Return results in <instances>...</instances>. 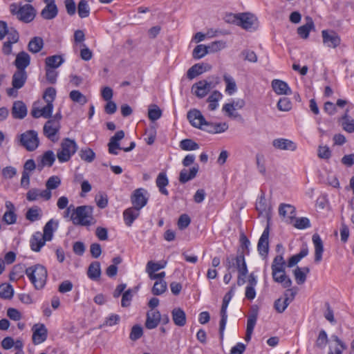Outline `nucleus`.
Instances as JSON below:
<instances>
[{"instance_id":"f257e3e1","label":"nucleus","mask_w":354,"mask_h":354,"mask_svg":"<svg viewBox=\"0 0 354 354\" xmlns=\"http://www.w3.org/2000/svg\"><path fill=\"white\" fill-rule=\"evenodd\" d=\"M93 208L90 205H81L73 209L71 220L76 225L90 226L94 223Z\"/></svg>"},{"instance_id":"f03ea898","label":"nucleus","mask_w":354,"mask_h":354,"mask_svg":"<svg viewBox=\"0 0 354 354\" xmlns=\"http://www.w3.org/2000/svg\"><path fill=\"white\" fill-rule=\"evenodd\" d=\"M26 274L37 290L42 289L46 282L48 273L46 268L40 264L26 269Z\"/></svg>"},{"instance_id":"7ed1b4c3","label":"nucleus","mask_w":354,"mask_h":354,"mask_svg":"<svg viewBox=\"0 0 354 354\" xmlns=\"http://www.w3.org/2000/svg\"><path fill=\"white\" fill-rule=\"evenodd\" d=\"M77 145L74 140L64 138L61 142V147L57 152V157L59 162L68 161L76 152Z\"/></svg>"},{"instance_id":"20e7f679","label":"nucleus","mask_w":354,"mask_h":354,"mask_svg":"<svg viewBox=\"0 0 354 354\" xmlns=\"http://www.w3.org/2000/svg\"><path fill=\"white\" fill-rule=\"evenodd\" d=\"M19 142L27 151H35L39 145L37 132L35 130L25 131L19 136Z\"/></svg>"},{"instance_id":"39448f33","label":"nucleus","mask_w":354,"mask_h":354,"mask_svg":"<svg viewBox=\"0 0 354 354\" xmlns=\"http://www.w3.org/2000/svg\"><path fill=\"white\" fill-rule=\"evenodd\" d=\"M235 290V285L232 286L230 290L227 292L223 299V304L221 309V319L219 323V333L220 337L221 339L223 338L224 330L225 328V325L227 323V308L228 304L232 298Z\"/></svg>"},{"instance_id":"423d86ee","label":"nucleus","mask_w":354,"mask_h":354,"mask_svg":"<svg viewBox=\"0 0 354 354\" xmlns=\"http://www.w3.org/2000/svg\"><path fill=\"white\" fill-rule=\"evenodd\" d=\"M218 83L219 78L218 77L212 81L201 80L193 84L192 91L198 97L203 98Z\"/></svg>"},{"instance_id":"0eeeda50","label":"nucleus","mask_w":354,"mask_h":354,"mask_svg":"<svg viewBox=\"0 0 354 354\" xmlns=\"http://www.w3.org/2000/svg\"><path fill=\"white\" fill-rule=\"evenodd\" d=\"M225 267L227 270L236 268L239 273L242 275L248 274V268L243 253L239 254L236 257L230 256L226 258Z\"/></svg>"},{"instance_id":"6e6552de","label":"nucleus","mask_w":354,"mask_h":354,"mask_svg":"<svg viewBox=\"0 0 354 354\" xmlns=\"http://www.w3.org/2000/svg\"><path fill=\"white\" fill-rule=\"evenodd\" d=\"M230 17L234 19L233 21L245 30L254 29L255 26L257 25V18L249 12L233 15Z\"/></svg>"},{"instance_id":"1a4fd4ad","label":"nucleus","mask_w":354,"mask_h":354,"mask_svg":"<svg viewBox=\"0 0 354 354\" xmlns=\"http://www.w3.org/2000/svg\"><path fill=\"white\" fill-rule=\"evenodd\" d=\"M56 90L53 87L47 88L43 95V99L46 105L41 108V115L44 118H50L52 116L53 110V101L55 99Z\"/></svg>"},{"instance_id":"9d476101","label":"nucleus","mask_w":354,"mask_h":354,"mask_svg":"<svg viewBox=\"0 0 354 354\" xmlns=\"http://www.w3.org/2000/svg\"><path fill=\"white\" fill-rule=\"evenodd\" d=\"M296 291L288 288L284 293L283 298H279L274 301V307L279 313H282L294 299Z\"/></svg>"},{"instance_id":"9b49d317","label":"nucleus","mask_w":354,"mask_h":354,"mask_svg":"<svg viewBox=\"0 0 354 354\" xmlns=\"http://www.w3.org/2000/svg\"><path fill=\"white\" fill-rule=\"evenodd\" d=\"M60 129V124L56 120H48L44 124L43 131L46 136L52 142L57 141L56 135Z\"/></svg>"},{"instance_id":"f8f14e48","label":"nucleus","mask_w":354,"mask_h":354,"mask_svg":"<svg viewBox=\"0 0 354 354\" xmlns=\"http://www.w3.org/2000/svg\"><path fill=\"white\" fill-rule=\"evenodd\" d=\"M147 191L143 188H138L133 191L131 201L134 207L141 209L145 207L148 201L147 197Z\"/></svg>"},{"instance_id":"ddd939ff","label":"nucleus","mask_w":354,"mask_h":354,"mask_svg":"<svg viewBox=\"0 0 354 354\" xmlns=\"http://www.w3.org/2000/svg\"><path fill=\"white\" fill-rule=\"evenodd\" d=\"M19 12V14L17 19L24 23L31 22L36 15V10L29 3L20 6Z\"/></svg>"},{"instance_id":"4468645a","label":"nucleus","mask_w":354,"mask_h":354,"mask_svg":"<svg viewBox=\"0 0 354 354\" xmlns=\"http://www.w3.org/2000/svg\"><path fill=\"white\" fill-rule=\"evenodd\" d=\"M323 43L328 48H335L340 44V37L333 30H324L322 31Z\"/></svg>"},{"instance_id":"2eb2a0df","label":"nucleus","mask_w":354,"mask_h":354,"mask_svg":"<svg viewBox=\"0 0 354 354\" xmlns=\"http://www.w3.org/2000/svg\"><path fill=\"white\" fill-rule=\"evenodd\" d=\"M32 342L35 344H39L46 341L48 330L44 324H36L32 326Z\"/></svg>"},{"instance_id":"dca6fc26","label":"nucleus","mask_w":354,"mask_h":354,"mask_svg":"<svg viewBox=\"0 0 354 354\" xmlns=\"http://www.w3.org/2000/svg\"><path fill=\"white\" fill-rule=\"evenodd\" d=\"M6 211L3 215L2 221L7 225H12L17 221V214L15 213L16 209L14 204L9 201L5 203Z\"/></svg>"},{"instance_id":"f3484780","label":"nucleus","mask_w":354,"mask_h":354,"mask_svg":"<svg viewBox=\"0 0 354 354\" xmlns=\"http://www.w3.org/2000/svg\"><path fill=\"white\" fill-rule=\"evenodd\" d=\"M28 110L24 102L17 100L14 102L11 109V114L13 118L22 120L27 115Z\"/></svg>"},{"instance_id":"a211bd4d","label":"nucleus","mask_w":354,"mask_h":354,"mask_svg":"<svg viewBox=\"0 0 354 354\" xmlns=\"http://www.w3.org/2000/svg\"><path fill=\"white\" fill-rule=\"evenodd\" d=\"M161 320L160 313L158 310H151L147 313L145 327L151 330L156 328Z\"/></svg>"},{"instance_id":"6ab92c4d","label":"nucleus","mask_w":354,"mask_h":354,"mask_svg":"<svg viewBox=\"0 0 354 354\" xmlns=\"http://www.w3.org/2000/svg\"><path fill=\"white\" fill-rule=\"evenodd\" d=\"M187 119L191 124L198 129H201L203 123L205 122V119L197 109H192L187 113Z\"/></svg>"},{"instance_id":"aec40b11","label":"nucleus","mask_w":354,"mask_h":354,"mask_svg":"<svg viewBox=\"0 0 354 354\" xmlns=\"http://www.w3.org/2000/svg\"><path fill=\"white\" fill-rule=\"evenodd\" d=\"M269 226L267 227L263 230L257 245V248L259 254L261 256H266L268 252L269 248Z\"/></svg>"},{"instance_id":"412c9836","label":"nucleus","mask_w":354,"mask_h":354,"mask_svg":"<svg viewBox=\"0 0 354 354\" xmlns=\"http://www.w3.org/2000/svg\"><path fill=\"white\" fill-rule=\"evenodd\" d=\"M55 161V155L53 151L48 150L45 151L39 158L37 164V169L41 171L44 167H51Z\"/></svg>"},{"instance_id":"4be33fe9","label":"nucleus","mask_w":354,"mask_h":354,"mask_svg":"<svg viewBox=\"0 0 354 354\" xmlns=\"http://www.w3.org/2000/svg\"><path fill=\"white\" fill-rule=\"evenodd\" d=\"M272 146L279 150L295 151L297 145L290 140L286 138H277L272 141Z\"/></svg>"},{"instance_id":"5701e85b","label":"nucleus","mask_w":354,"mask_h":354,"mask_svg":"<svg viewBox=\"0 0 354 354\" xmlns=\"http://www.w3.org/2000/svg\"><path fill=\"white\" fill-rule=\"evenodd\" d=\"M279 214L281 216L286 218L288 221L292 223L296 216V209L293 205L282 203L279 207Z\"/></svg>"},{"instance_id":"b1692460","label":"nucleus","mask_w":354,"mask_h":354,"mask_svg":"<svg viewBox=\"0 0 354 354\" xmlns=\"http://www.w3.org/2000/svg\"><path fill=\"white\" fill-rule=\"evenodd\" d=\"M30 57L25 51L19 52L14 62V64L18 71H26V68L30 65Z\"/></svg>"},{"instance_id":"393cba45","label":"nucleus","mask_w":354,"mask_h":354,"mask_svg":"<svg viewBox=\"0 0 354 354\" xmlns=\"http://www.w3.org/2000/svg\"><path fill=\"white\" fill-rule=\"evenodd\" d=\"M211 68L212 66L209 64H196L187 71V77L192 80L203 73L209 71Z\"/></svg>"},{"instance_id":"a878e982","label":"nucleus","mask_w":354,"mask_h":354,"mask_svg":"<svg viewBox=\"0 0 354 354\" xmlns=\"http://www.w3.org/2000/svg\"><path fill=\"white\" fill-rule=\"evenodd\" d=\"M258 317V311L257 310H253L252 313L250 314L248 317L247 320V328L245 339L246 342H249L251 339L252 334L253 333L254 326L257 323Z\"/></svg>"},{"instance_id":"bb28decb","label":"nucleus","mask_w":354,"mask_h":354,"mask_svg":"<svg viewBox=\"0 0 354 354\" xmlns=\"http://www.w3.org/2000/svg\"><path fill=\"white\" fill-rule=\"evenodd\" d=\"M41 12V17L46 20H51L55 18L58 14V8L55 2L47 3Z\"/></svg>"},{"instance_id":"cd10ccee","label":"nucleus","mask_w":354,"mask_h":354,"mask_svg":"<svg viewBox=\"0 0 354 354\" xmlns=\"http://www.w3.org/2000/svg\"><path fill=\"white\" fill-rule=\"evenodd\" d=\"M27 73L26 71L17 70L12 75V85L14 88L19 89L24 86L27 80Z\"/></svg>"},{"instance_id":"c85d7f7f","label":"nucleus","mask_w":354,"mask_h":354,"mask_svg":"<svg viewBox=\"0 0 354 354\" xmlns=\"http://www.w3.org/2000/svg\"><path fill=\"white\" fill-rule=\"evenodd\" d=\"M59 222L53 218L50 219L44 227L42 236L44 239L50 241L53 237V232L57 230Z\"/></svg>"},{"instance_id":"c756f323","label":"nucleus","mask_w":354,"mask_h":354,"mask_svg":"<svg viewBox=\"0 0 354 354\" xmlns=\"http://www.w3.org/2000/svg\"><path fill=\"white\" fill-rule=\"evenodd\" d=\"M312 240L315 246V261L319 263L322 259V254L324 252L323 242L317 234H314Z\"/></svg>"},{"instance_id":"7c9ffc66","label":"nucleus","mask_w":354,"mask_h":354,"mask_svg":"<svg viewBox=\"0 0 354 354\" xmlns=\"http://www.w3.org/2000/svg\"><path fill=\"white\" fill-rule=\"evenodd\" d=\"M47 240L44 239L40 232H36L31 237L30 241V248L35 252L40 251L41 248L45 245Z\"/></svg>"},{"instance_id":"2f4dec72","label":"nucleus","mask_w":354,"mask_h":354,"mask_svg":"<svg viewBox=\"0 0 354 354\" xmlns=\"http://www.w3.org/2000/svg\"><path fill=\"white\" fill-rule=\"evenodd\" d=\"M198 165H196L189 170L186 169H182L179 175V181L181 183H185L189 180L194 178L198 171Z\"/></svg>"},{"instance_id":"473e14b6","label":"nucleus","mask_w":354,"mask_h":354,"mask_svg":"<svg viewBox=\"0 0 354 354\" xmlns=\"http://www.w3.org/2000/svg\"><path fill=\"white\" fill-rule=\"evenodd\" d=\"M272 87L278 95H289L291 93V90L287 83L282 80H274L272 82Z\"/></svg>"},{"instance_id":"72a5a7b5","label":"nucleus","mask_w":354,"mask_h":354,"mask_svg":"<svg viewBox=\"0 0 354 354\" xmlns=\"http://www.w3.org/2000/svg\"><path fill=\"white\" fill-rule=\"evenodd\" d=\"M156 186L159 192L165 196H168L169 192L166 187L169 184V180L165 172H160L158 174L156 180Z\"/></svg>"},{"instance_id":"f704fd0d","label":"nucleus","mask_w":354,"mask_h":354,"mask_svg":"<svg viewBox=\"0 0 354 354\" xmlns=\"http://www.w3.org/2000/svg\"><path fill=\"white\" fill-rule=\"evenodd\" d=\"M139 209L132 207L124 210L123 213L124 220L127 225L131 226L133 221L139 216L140 215Z\"/></svg>"},{"instance_id":"c9c22d12","label":"nucleus","mask_w":354,"mask_h":354,"mask_svg":"<svg viewBox=\"0 0 354 354\" xmlns=\"http://www.w3.org/2000/svg\"><path fill=\"white\" fill-rule=\"evenodd\" d=\"M174 323L178 326H183L186 324V315L180 308H176L171 311Z\"/></svg>"},{"instance_id":"e433bc0d","label":"nucleus","mask_w":354,"mask_h":354,"mask_svg":"<svg viewBox=\"0 0 354 354\" xmlns=\"http://www.w3.org/2000/svg\"><path fill=\"white\" fill-rule=\"evenodd\" d=\"M310 272V269L308 267L299 268L297 267L293 270V275L295 277V279L296 283L298 285H301L305 283L306 280L307 274Z\"/></svg>"},{"instance_id":"4c0bfd02","label":"nucleus","mask_w":354,"mask_h":354,"mask_svg":"<svg viewBox=\"0 0 354 354\" xmlns=\"http://www.w3.org/2000/svg\"><path fill=\"white\" fill-rule=\"evenodd\" d=\"M272 276L274 281L280 283L284 288H288L292 286V280L286 275V270H283L281 272H277L274 276Z\"/></svg>"},{"instance_id":"58836bf2","label":"nucleus","mask_w":354,"mask_h":354,"mask_svg":"<svg viewBox=\"0 0 354 354\" xmlns=\"http://www.w3.org/2000/svg\"><path fill=\"white\" fill-rule=\"evenodd\" d=\"M306 19V23L297 28L298 35L303 39H307L310 30L314 28L313 19L309 17H307Z\"/></svg>"},{"instance_id":"ea45409f","label":"nucleus","mask_w":354,"mask_h":354,"mask_svg":"<svg viewBox=\"0 0 354 354\" xmlns=\"http://www.w3.org/2000/svg\"><path fill=\"white\" fill-rule=\"evenodd\" d=\"M88 277L93 281H97L101 275L100 263L98 261L92 262L87 271Z\"/></svg>"},{"instance_id":"a19ab883","label":"nucleus","mask_w":354,"mask_h":354,"mask_svg":"<svg viewBox=\"0 0 354 354\" xmlns=\"http://www.w3.org/2000/svg\"><path fill=\"white\" fill-rule=\"evenodd\" d=\"M42 216V210L38 206H33L28 209L26 213V218L30 222L40 220Z\"/></svg>"},{"instance_id":"79ce46f5","label":"nucleus","mask_w":354,"mask_h":354,"mask_svg":"<svg viewBox=\"0 0 354 354\" xmlns=\"http://www.w3.org/2000/svg\"><path fill=\"white\" fill-rule=\"evenodd\" d=\"M44 46V41L40 37H34L28 44V49L32 53H39Z\"/></svg>"},{"instance_id":"37998d69","label":"nucleus","mask_w":354,"mask_h":354,"mask_svg":"<svg viewBox=\"0 0 354 354\" xmlns=\"http://www.w3.org/2000/svg\"><path fill=\"white\" fill-rule=\"evenodd\" d=\"M308 249L306 246V247L303 248L298 254L292 256L289 259L288 263H287V266L289 268H292V267L295 266L296 264H297V263H299L301 261V259L306 257L308 255Z\"/></svg>"},{"instance_id":"c03bdc74","label":"nucleus","mask_w":354,"mask_h":354,"mask_svg":"<svg viewBox=\"0 0 354 354\" xmlns=\"http://www.w3.org/2000/svg\"><path fill=\"white\" fill-rule=\"evenodd\" d=\"M348 110L346 109L344 115L342 117V126L344 130L348 133L354 131V120L348 115Z\"/></svg>"},{"instance_id":"a18cd8bd","label":"nucleus","mask_w":354,"mask_h":354,"mask_svg":"<svg viewBox=\"0 0 354 354\" xmlns=\"http://www.w3.org/2000/svg\"><path fill=\"white\" fill-rule=\"evenodd\" d=\"M63 62L64 59L61 55L49 56L45 59L46 67L53 69L58 68Z\"/></svg>"},{"instance_id":"49530a36","label":"nucleus","mask_w":354,"mask_h":354,"mask_svg":"<svg viewBox=\"0 0 354 354\" xmlns=\"http://www.w3.org/2000/svg\"><path fill=\"white\" fill-rule=\"evenodd\" d=\"M69 97L73 102L79 103L82 105L85 104L87 102L86 97L77 90L71 91L69 93Z\"/></svg>"},{"instance_id":"de8ad7c7","label":"nucleus","mask_w":354,"mask_h":354,"mask_svg":"<svg viewBox=\"0 0 354 354\" xmlns=\"http://www.w3.org/2000/svg\"><path fill=\"white\" fill-rule=\"evenodd\" d=\"M78 15L81 18H86L89 16L90 8L86 0H80L77 6Z\"/></svg>"},{"instance_id":"09e8293b","label":"nucleus","mask_w":354,"mask_h":354,"mask_svg":"<svg viewBox=\"0 0 354 354\" xmlns=\"http://www.w3.org/2000/svg\"><path fill=\"white\" fill-rule=\"evenodd\" d=\"M180 147L185 151H194L198 149L199 145L192 139H184L180 142Z\"/></svg>"},{"instance_id":"8fccbe9b","label":"nucleus","mask_w":354,"mask_h":354,"mask_svg":"<svg viewBox=\"0 0 354 354\" xmlns=\"http://www.w3.org/2000/svg\"><path fill=\"white\" fill-rule=\"evenodd\" d=\"M14 290L12 286L9 284H2L0 286V297L3 299H11L13 296Z\"/></svg>"},{"instance_id":"3c124183","label":"nucleus","mask_w":354,"mask_h":354,"mask_svg":"<svg viewBox=\"0 0 354 354\" xmlns=\"http://www.w3.org/2000/svg\"><path fill=\"white\" fill-rule=\"evenodd\" d=\"M167 290V283L164 280L157 281L152 288V293L154 295H160Z\"/></svg>"},{"instance_id":"603ef678","label":"nucleus","mask_w":354,"mask_h":354,"mask_svg":"<svg viewBox=\"0 0 354 354\" xmlns=\"http://www.w3.org/2000/svg\"><path fill=\"white\" fill-rule=\"evenodd\" d=\"M80 156L82 160L87 162H91L94 160L95 158V153L90 148H87L85 149H82L80 152Z\"/></svg>"},{"instance_id":"864d4df0","label":"nucleus","mask_w":354,"mask_h":354,"mask_svg":"<svg viewBox=\"0 0 354 354\" xmlns=\"http://www.w3.org/2000/svg\"><path fill=\"white\" fill-rule=\"evenodd\" d=\"M209 53V52L207 46L200 44L196 46L194 49L193 57L195 59H201Z\"/></svg>"},{"instance_id":"5fc2aeb1","label":"nucleus","mask_w":354,"mask_h":354,"mask_svg":"<svg viewBox=\"0 0 354 354\" xmlns=\"http://www.w3.org/2000/svg\"><path fill=\"white\" fill-rule=\"evenodd\" d=\"M223 80L226 83V92L232 95L236 90V86L234 79L231 76L225 74L223 76Z\"/></svg>"},{"instance_id":"6e6d98bb","label":"nucleus","mask_w":354,"mask_h":354,"mask_svg":"<svg viewBox=\"0 0 354 354\" xmlns=\"http://www.w3.org/2000/svg\"><path fill=\"white\" fill-rule=\"evenodd\" d=\"M61 185V179L57 176H50L46 182V187L48 189L52 190L57 188Z\"/></svg>"},{"instance_id":"4d7b16f0","label":"nucleus","mask_w":354,"mask_h":354,"mask_svg":"<svg viewBox=\"0 0 354 354\" xmlns=\"http://www.w3.org/2000/svg\"><path fill=\"white\" fill-rule=\"evenodd\" d=\"M162 115V111L157 105H153L151 108L149 109L148 117L151 121L158 120Z\"/></svg>"},{"instance_id":"13d9d810","label":"nucleus","mask_w":354,"mask_h":354,"mask_svg":"<svg viewBox=\"0 0 354 354\" xmlns=\"http://www.w3.org/2000/svg\"><path fill=\"white\" fill-rule=\"evenodd\" d=\"M226 47V42L222 40L215 41L207 45L209 53L218 52Z\"/></svg>"},{"instance_id":"bf43d9fd","label":"nucleus","mask_w":354,"mask_h":354,"mask_svg":"<svg viewBox=\"0 0 354 354\" xmlns=\"http://www.w3.org/2000/svg\"><path fill=\"white\" fill-rule=\"evenodd\" d=\"M294 220L295 221L294 223V226L297 229L303 230L308 228L310 226V221L306 217H301L297 218H295Z\"/></svg>"},{"instance_id":"052dcab7","label":"nucleus","mask_w":354,"mask_h":354,"mask_svg":"<svg viewBox=\"0 0 354 354\" xmlns=\"http://www.w3.org/2000/svg\"><path fill=\"white\" fill-rule=\"evenodd\" d=\"M143 335V330L142 328L139 325H135L132 327L129 338L133 340L136 341L138 339H140Z\"/></svg>"},{"instance_id":"680f3d73","label":"nucleus","mask_w":354,"mask_h":354,"mask_svg":"<svg viewBox=\"0 0 354 354\" xmlns=\"http://www.w3.org/2000/svg\"><path fill=\"white\" fill-rule=\"evenodd\" d=\"M124 137V132L122 130L117 131L109 140V143L111 144V147H112V146L116 147L117 145H120L119 142L122 140Z\"/></svg>"},{"instance_id":"e2e57ef3","label":"nucleus","mask_w":354,"mask_h":354,"mask_svg":"<svg viewBox=\"0 0 354 354\" xmlns=\"http://www.w3.org/2000/svg\"><path fill=\"white\" fill-rule=\"evenodd\" d=\"M291 102L290 100L287 97L281 98L278 103L277 107L280 111H288L291 109Z\"/></svg>"},{"instance_id":"0e129e2a","label":"nucleus","mask_w":354,"mask_h":354,"mask_svg":"<svg viewBox=\"0 0 354 354\" xmlns=\"http://www.w3.org/2000/svg\"><path fill=\"white\" fill-rule=\"evenodd\" d=\"M191 219L187 214H182L178 221V227L180 230H184L189 226Z\"/></svg>"},{"instance_id":"69168bd1","label":"nucleus","mask_w":354,"mask_h":354,"mask_svg":"<svg viewBox=\"0 0 354 354\" xmlns=\"http://www.w3.org/2000/svg\"><path fill=\"white\" fill-rule=\"evenodd\" d=\"M332 339L335 341L339 348H336L335 352L330 351L328 354H342V351L346 348V344L336 335H333Z\"/></svg>"},{"instance_id":"338daca9","label":"nucleus","mask_w":354,"mask_h":354,"mask_svg":"<svg viewBox=\"0 0 354 354\" xmlns=\"http://www.w3.org/2000/svg\"><path fill=\"white\" fill-rule=\"evenodd\" d=\"M328 342L327 334L324 330H321L319 332V336L316 341V346L319 348H324L326 346Z\"/></svg>"},{"instance_id":"774afa93","label":"nucleus","mask_w":354,"mask_h":354,"mask_svg":"<svg viewBox=\"0 0 354 354\" xmlns=\"http://www.w3.org/2000/svg\"><path fill=\"white\" fill-rule=\"evenodd\" d=\"M83 47L80 50V57L84 61H89L93 57L92 51L86 46L85 44H82Z\"/></svg>"}]
</instances>
